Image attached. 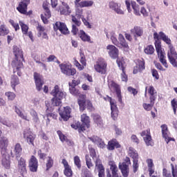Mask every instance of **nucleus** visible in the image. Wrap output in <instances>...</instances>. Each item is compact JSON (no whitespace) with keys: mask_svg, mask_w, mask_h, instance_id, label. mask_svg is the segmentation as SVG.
Masks as SVG:
<instances>
[{"mask_svg":"<svg viewBox=\"0 0 177 177\" xmlns=\"http://www.w3.org/2000/svg\"><path fill=\"white\" fill-rule=\"evenodd\" d=\"M50 95L53 96L51 100L52 106H50L48 101L46 102L47 110H49V111H52V107L55 106H60L62 104V99L66 97V92L62 90L58 85H55L51 90Z\"/></svg>","mask_w":177,"mask_h":177,"instance_id":"1","label":"nucleus"},{"mask_svg":"<svg viewBox=\"0 0 177 177\" xmlns=\"http://www.w3.org/2000/svg\"><path fill=\"white\" fill-rule=\"evenodd\" d=\"M75 16L72 15V30L71 32L73 33V35H77V32H78V28L81 26L80 19L84 17L83 13L84 10L80 7H75Z\"/></svg>","mask_w":177,"mask_h":177,"instance_id":"2","label":"nucleus"},{"mask_svg":"<svg viewBox=\"0 0 177 177\" xmlns=\"http://www.w3.org/2000/svg\"><path fill=\"white\" fill-rule=\"evenodd\" d=\"M156 50L157 52L160 63H162L164 67L168 68V64H167V59H165V51L162 50V48H161V44L158 41H156Z\"/></svg>","mask_w":177,"mask_h":177,"instance_id":"3","label":"nucleus"},{"mask_svg":"<svg viewBox=\"0 0 177 177\" xmlns=\"http://www.w3.org/2000/svg\"><path fill=\"white\" fill-rule=\"evenodd\" d=\"M59 67L61 70V73L67 77L75 75V74H77V70H75L74 68H72L71 65L68 64H60Z\"/></svg>","mask_w":177,"mask_h":177,"instance_id":"4","label":"nucleus"},{"mask_svg":"<svg viewBox=\"0 0 177 177\" xmlns=\"http://www.w3.org/2000/svg\"><path fill=\"white\" fill-rule=\"evenodd\" d=\"M167 57L169 59V62L171 64V66L177 68V53L176 50H175V48H174L172 45L169 46Z\"/></svg>","mask_w":177,"mask_h":177,"instance_id":"5","label":"nucleus"},{"mask_svg":"<svg viewBox=\"0 0 177 177\" xmlns=\"http://www.w3.org/2000/svg\"><path fill=\"white\" fill-rule=\"evenodd\" d=\"M129 165H131V159L128 156L126 157L124 162L119 165V169L123 177L129 176Z\"/></svg>","mask_w":177,"mask_h":177,"instance_id":"6","label":"nucleus"},{"mask_svg":"<svg viewBox=\"0 0 177 177\" xmlns=\"http://www.w3.org/2000/svg\"><path fill=\"white\" fill-rule=\"evenodd\" d=\"M125 4L129 13H131L133 9V13L134 15H136V16H140V8L139 7V5L136 3V2L131 1L129 0H126ZM131 6L132 7V9H131Z\"/></svg>","mask_w":177,"mask_h":177,"instance_id":"7","label":"nucleus"},{"mask_svg":"<svg viewBox=\"0 0 177 177\" xmlns=\"http://www.w3.org/2000/svg\"><path fill=\"white\" fill-rule=\"evenodd\" d=\"M16 159L18 161V169L21 175L27 174V164L26 163V159L20 156H17Z\"/></svg>","mask_w":177,"mask_h":177,"instance_id":"8","label":"nucleus"},{"mask_svg":"<svg viewBox=\"0 0 177 177\" xmlns=\"http://www.w3.org/2000/svg\"><path fill=\"white\" fill-rule=\"evenodd\" d=\"M141 136L143 138L147 146H154V142L151 138V134L149 129L142 131Z\"/></svg>","mask_w":177,"mask_h":177,"instance_id":"9","label":"nucleus"},{"mask_svg":"<svg viewBox=\"0 0 177 177\" xmlns=\"http://www.w3.org/2000/svg\"><path fill=\"white\" fill-rule=\"evenodd\" d=\"M35 84L37 91L39 92L42 90V86H44V80L42 79V75L39 73L35 72L33 74Z\"/></svg>","mask_w":177,"mask_h":177,"instance_id":"10","label":"nucleus"},{"mask_svg":"<svg viewBox=\"0 0 177 177\" xmlns=\"http://www.w3.org/2000/svg\"><path fill=\"white\" fill-rule=\"evenodd\" d=\"M53 28L55 31H58L59 30V31H60V32H62V34H64V35H66V34H68L69 32L68 28H67L66 24L61 21H57L54 24Z\"/></svg>","mask_w":177,"mask_h":177,"instance_id":"11","label":"nucleus"},{"mask_svg":"<svg viewBox=\"0 0 177 177\" xmlns=\"http://www.w3.org/2000/svg\"><path fill=\"white\" fill-rule=\"evenodd\" d=\"M116 63L119 68H120V70H122V73L121 74L122 81L127 82V81H128V77L125 74V71H124L125 67H127V64H125V62H124V60L118 59L116 61Z\"/></svg>","mask_w":177,"mask_h":177,"instance_id":"12","label":"nucleus"},{"mask_svg":"<svg viewBox=\"0 0 177 177\" xmlns=\"http://www.w3.org/2000/svg\"><path fill=\"white\" fill-rule=\"evenodd\" d=\"M106 52L111 59H117L118 57V48L113 45H108L106 46Z\"/></svg>","mask_w":177,"mask_h":177,"instance_id":"13","label":"nucleus"},{"mask_svg":"<svg viewBox=\"0 0 177 177\" xmlns=\"http://www.w3.org/2000/svg\"><path fill=\"white\" fill-rule=\"evenodd\" d=\"M109 165L112 175L110 174V171H108L106 177H122L118 174V167H117V165H115V162H111Z\"/></svg>","mask_w":177,"mask_h":177,"instance_id":"14","label":"nucleus"},{"mask_svg":"<svg viewBox=\"0 0 177 177\" xmlns=\"http://www.w3.org/2000/svg\"><path fill=\"white\" fill-rule=\"evenodd\" d=\"M71 108L70 106L64 107L62 109H59V115L64 120V121H67L71 117Z\"/></svg>","mask_w":177,"mask_h":177,"instance_id":"15","label":"nucleus"},{"mask_svg":"<svg viewBox=\"0 0 177 177\" xmlns=\"http://www.w3.org/2000/svg\"><path fill=\"white\" fill-rule=\"evenodd\" d=\"M23 59H17V58H15L12 62V66L14 68V73L17 72V75H20V69L23 68V62H21V60Z\"/></svg>","mask_w":177,"mask_h":177,"instance_id":"16","label":"nucleus"},{"mask_svg":"<svg viewBox=\"0 0 177 177\" xmlns=\"http://www.w3.org/2000/svg\"><path fill=\"white\" fill-rule=\"evenodd\" d=\"M110 105L111 110V118L114 121L118 118V108L117 107V104L110 98Z\"/></svg>","mask_w":177,"mask_h":177,"instance_id":"17","label":"nucleus"},{"mask_svg":"<svg viewBox=\"0 0 177 177\" xmlns=\"http://www.w3.org/2000/svg\"><path fill=\"white\" fill-rule=\"evenodd\" d=\"M94 67L97 73H100V74H106V67H107V65L104 59H101L99 62H97V64L95 65Z\"/></svg>","mask_w":177,"mask_h":177,"instance_id":"18","label":"nucleus"},{"mask_svg":"<svg viewBox=\"0 0 177 177\" xmlns=\"http://www.w3.org/2000/svg\"><path fill=\"white\" fill-rule=\"evenodd\" d=\"M24 138L25 140H26V142L28 143H29V145H34V140L35 139V136H34V134L32 133V132H31V131H30L28 129L24 130Z\"/></svg>","mask_w":177,"mask_h":177,"instance_id":"19","label":"nucleus"},{"mask_svg":"<svg viewBox=\"0 0 177 177\" xmlns=\"http://www.w3.org/2000/svg\"><path fill=\"white\" fill-rule=\"evenodd\" d=\"M109 88L111 91L113 92H116V95L119 102H122V97H121V90L120 89V86L114 82H111V84L109 85Z\"/></svg>","mask_w":177,"mask_h":177,"instance_id":"20","label":"nucleus"},{"mask_svg":"<svg viewBox=\"0 0 177 177\" xmlns=\"http://www.w3.org/2000/svg\"><path fill=\"white\" fill-rule=\"evenodd\" d=\"M29 169L30 172H37L38 171V160L35 156H32L29 160Z\"/></svg>","mask_w":177,"mask_h":177,"instance_id":"21","label":"nucleus"},{"mask_svg":"<svg viewBox=\"0 0 177 177\" xmlns=\"http://www.w3.org/2000/svg\"><path fill=\"white\" fill-rule=\"evenodd\" d=\"M28 3H30V0H22L17 8V10L22 15H27V6H28Z\"/></svg>","mask_w":177,"mask_h":177,"instance_id":"22","label":"nucleus"},{"mask_svg":"<svg viewBox=\"0 0 177 177\" xmlns=\"http://www.w3.org/2000/svg\"><path fill=\"white\" fill-rule=\"evenodd\" d=\"M62 164H63L64 167V174L65 175V176H73V170L71 169V166L68 165V162H67L66 159H63Z\"/></svg>","mask_w":177,"mask_h":177,"instance_id":"23","label":"nucleus"},{"mask_svg":"<svg viewBox=\"0 0 177 177\" xmlns=\"http://www.w3.org/2000/svg\"><path fill=\"white\" fill-rule=\"evenodd\" d=\"M110 9L114 10L117 15H124V10L121 9V4L117 3L114 1H111L109 3Z\"/></svg>","mask_w":177,"mask_h":177,"instance_id":"24","label":"nucleus"},{"mask_svg":"<svg viewBox=\"0 0 177 177\" xmlns=\"http://www.w3.org/2000/svg\"><path fill=\"white\" fill-rule=\"evenodd\" d=\"M59 11L61 15H64L65 16H68L71 14V8L67 3L62 1V6H59Z\"/></svg>","mask_w":177,"mask_h":177,"instance_id":"25","label":"nucleus"},{"mask_svg":"<svg viewBox=\"0 0 177 177\" xmlns=\"http://www.w3.org/2000/svg\"><path fill=\"white\" fill-rule=\"evenodd\" d=\"M162 175L164 177H177V167H174V165H171V171L164 168L162 169Z\"/></svg>","mask_w":177,"mask_h":177,"instance_id":"26","label":"nucleus"},{"mask_svg":"<svg viewBox=\"0 0 177 177\" xmlns=\"http://www.w3.org/2000/svg\"><path fill=\"white\" fill-rule=\"evenodd\" d=\"M8 138L2 137L0 139V149H1L2 156H6V147H8Z\"/></svg>","mask_w":177,"mask_h":177,"instance_id":"27","label":"nucleus"},{"mask_svg":"<svg viewBox=\"0 0 177 177\" xmlns=\"http://www.w3.org/2000/svg\"><path fill=\"white\" fill-rule=\"evenodd\" d=\"M57 133L62 143L65 142L66 145H68V146H74V142L68 140V138H67V137L64 136V134H63V133H62L60 131H57Z\"/></svg>","mask_w":177,"mask_h":177,"instance_id":"28","label":"nucleus"},{"mask_svg":"<svg viewBox=\"0 0 177 177\" xmlns=\"http://www.w3.org/2000/svg\"><path fill=\"white\" fill-rule=\"evenodd\" d=\"M86 96L85 95H80L77 103L82 111H84L85 107H86Z\"/></svg>","mask_w":177,"mask_h":177,"instance_id":"29","label":"nucleus"},{"mask_svg":"<svg viewBox=\"0 0 177 177\" xmlns=\"http://www.w3.org/2000/svg\"><path fill=\"white\" fill-rule=\"evenodd\" d=\"M88 139L91 140L93 143H95V145H97L98 147H100V149H103L106 146V145L104 144V142H103L102 139H100V138L97 136L90 137L88 138Z\"/></svg>","mask_w":177,"mask_h":177,"instance_id":"30","label":"nucleus"},{"mask_svg":"<svg viewBox=\"0 0 177 177\" xmlns=\"http://www.w3.org/2000/svg\"><path fill=\"white\" fill-rule=\"evenodd\" d=\"M130 31L131 34L134 35L135 38L143 35V28H141L140 26H134Z\"/></svg>","mask_w":177,"mask_h":177,"instance_id":"31","label":"nucleus"},{"mask_svg":"<svg viewBox=\"0 0 177 177\" xmlns=\"http://www.w3.org/2000/svg\"><path fill=\"white\" fill-rule=\"evenodd\" d=\"M118 40L120 42V45H121L122 48L124 50H128L129 49V46L128 45V43H127V40H125V37H124V35L120 33L118 36Z\"/></svg>","mask_w":177,"mask_h":177,"instance_id":"32","label":"nucleus"},{"mask_svg":"<svg viewBox=\"0 0 177 177\" xmlns=\"http://www.w3.org/2000/svg\"><path fill=\"white\" fill-rule=\"evenodd\" d=\"M120 147H121V145L115 139L111 140L108 142V150H114V149H120Z\"/></svg>","mask_w":177,"mask_h":177,"instance_id":"33","label":"nucleus"},{"mask_svg":"<svg viewBox=\"0 0 177 177\" xmlns=\"http://www.w3.org/2000/svg\"><path fill=\"white\" fill-rule=\"evenodd\" d=\"M81 121L82 122V125L84 127V129L89 128L91 120H89V116H87L86 114L84 113L81 115Z\"/></svg>","mask_w":177,"mask_h":177,"instance_id":"34","label":"nucleus"},{"mask_svg":"<svg viewBox=\"0 0 177 177\" xmlns=\"http://www.w3.org/2000/svg\"><path fill=\"white\" fill-rule=\"evenodd\" d=\"M13 53L15 58L17 59H23V50L21 48L17 46H14L13 47Z\"/></svg>","mask_w":177,"mask_h":177,"instance_id":"35","label":"nucleus"},{"mask_svg":"<svg viewBox=\"0 0 177 177\" xmlns=\"http://www.w3.org/2000/svg\"><path fill=\"white\" fill-rule=\"evenodd\" d=\"M29 113L32 118L33 122L35 124V125H38L39 124V117H38V113H37V111L34 109H30Z\"/></svg>","mask_w":177,"mask_h":177,"instance_id":"36","label":"nucleus"},{"mask_svg":"<svg viewBox=\"0 0 177 177\" xmlns=\"http://www.w3.org/2000/svg\"><path fill=\"white\" fill-rule=\"evenodd\" d=\"M144 68H145V62L138 61L137 65L134 66L133 74H138L139 71H143Z\"/></svg>","mask_w":177,"mask_h":177,"instance_id":"37","label":"nucleus"},{"mask_svg":"<svg viewBox=\"0 0 177 177\" xmlns=\"http://www.w3.org/2000/svg\"><path fill=\"white\" fill-rule=\"evenodd\" d=\"M79 37L84 42H91V36L86 35L84 30H80Z\"/></svg>","mask_w":177,"mask_h":177,"instance_id":"38","label":"nucleus"},{"mask_svg":"<svg viewBox=\"0 0 177 177\" xmlns=\"http://www.w3.org/2000/svg\"><path fill=\"white\" fill-rule=\"evenodd\" d=\"M93 6V1L84 0L80 1V3L77 4V6H76V8H90Z\"/></svg>","mask_w":177,"mask_h":177,"instance_id":"39","label":"nucleus"},{"mask_svg":"<svg viewBox=\"0 0 177 177\" xmlns=\"http://www.w3.org/2000/svg\"><path fill=\"white\" fill-rule=\"evenodd\" d=\"M44 15L45 17L41 14V19L44 24H48V19H50L51 16L50 10H49V9L44 10Z\"/></svg>","mask_w":177,"mask_h":177,"instance_id":"40","label":"nucleus"},{"mask_svg":"<svg viewBox=\"0 0 177 177\" xmlns=\"http://www.w3.org/2000/svg\"><path fill=\"white\" fill-rule=\"evenodd\" d=\"M15 113L19 115V117L22 118V120H25V121H30V118L28 116H27V114L23 113V112L20 111L17 106H15Z\"/></svg>","mask_w":177,"mask_h":177,"instance_id":"41","label":"nucleus"},{"mask_svg":"<svg viewBox=\"0 0 177 177\" xmlns=\"http://www.w3.org/2000/svg\"><path fill=\"white\" fill-rule=\"evenodd\" d=\"M71 127L73 128V129H78L80 133L85 131V127H84V125H82L80 122L71 124Z\"/></svg>","mask_w":177,"mask_h":177,"instance_id":"42","label":"nucleus"},{"mask_svg":"<svg viewBox=\"0 0 177 177\" xmlns=\"http://www.w3.org/2000/svg\"><path fill=\"white\" fill-rule=\"evenodd\" d=\"M159 37H160V39H162V41H164V42H165V44L169 45H169H172V44H171V39H169L168 37V36H167V35H165V33H164L162 32H160Z\"/></svg>","mask_w":177,"mask_h":177,"instance_id":"43","label":"nucleus"},{"mask_svg":"<svg viewBox=\"0 0 177 177\" xmlns=\"http://www.w3.org/2000/svg\"><path fill=\"white\" fill-rule=\"evenodd\" d=\"M93 121L95 124H97V127H103V120H102V117L99 115H94L93 116Z\"/></svg>","mask_w":177,"mask_h":177,"instance_id":"44","label":"nucleus"},{"mask_svg":"<svg viewBox=\"0 0 177 177\" xmlns=\"http://www.w3.org/2000/svg\"><path fill=\"white\" fill-rule=\"evenodd\" d=\"M162 133V138L163 139H165V142L168 144L169 143V142H171V140H175L174 138H172L171 137H169V131L167 130L166 131H163Z\"/></svg>","mask_w":177,"mask_h":177,"instance_id":"45","label":"nucleus"},{"mask_svg":"<svg viewBox=\"0 0 177 177\" xmlns=\"http://www.w3.org/2000/svg\"><path fill=\"white\" fill-rule=\"evenodd\" d=\"M96 167L98 170V176L104 177V167H103V165L102 164L96 165Z\"/></svg>","mask_w":177,"mask_h":177,"instance_id":"46","label":"nucleus"},{"mask_svg":"<svg viewBox=\"0 0 177 177\" xmlns=\"http://www.w3.org/2000/svg\"><path fill=\"white\" fill-rule=\"evenodd\" d=\"M19 26H21L23 34L27 35V32H28V26L26 25L23 21H19Z\"/></svg>","mask_w":177,"mask_h":177,"instance_id":"47","label":"nucleus"},{"mask_svg":"<svg viewBox=\"0 0 177 177\" xmlns=\"http://www.w3.org/2000/svg\"><path fill=\"white\" fill-rule=\"evenodd\" d=\"M19 84H20V82H19V77L16 75H13L12 76L11 78V86L13 89H15V87L16 86V85H19Z\"/></svg>","mask_w":177,"mask_h":177,"instance_id":"48","label":"nucleus"},{"mask_svg":"<svg viewBox=\"0 0 177 177\" xmlns=\"http://www.w3.org/2000/svg\"><path fill=\"white\" fill-rule=\"evenodd\" d=\"M0 122L1 124H3V125H6V127H8L9 128L12 127L10 122L5 117L0 116Z\"/></svg>","mask_w":177,"mask_h":177,"instance_id":"49","label":"nucleus"},{"mask_svg":"<svg viewBox=\"0 0 177 177\" xmlns=\"http://www.w3.org/2000/svg\"><path fill=\"white\" fill-rule=\"evenodd\" d=\"M146 55H153L154 53V47L153 46H148L144 50Z\"/></svg>","mask_w":177,"mask_h":177,"instance_id":"50","label":"nucleus"},{"mask_svg":"<svg viewBox=\"0 0 177 177\" xmlns=\"http://www.w3.org/2000/svg\"><path fill=\"white\" fill-rule=\"evenodd\" d=\"M2 164L6 169H9L10 168V158L8 157V159L3 158L2 159Z\"/></svg>","mask_w":177,"mask_h":177,"instance_id":"51","label":"nucleus"},{"mask_svg":"<svg viewBox=\"0 0 177 177\" xmlns=\"http://www.w3.org/2000/svg\"><path fill=\"white\" fill-rule=\"evenodd\" d=\"M53 167V159L50 156L47 158L46 171H49Z\"/></svg>","mask_w":177,"mask_h":177,"instance_id":"52","label":"nucleus"},{"mask_svg":"<svg viewBox=\"0 0 177 177\" xmlns=\"http://www.w3.org/2000/svg\"><path fill=\"white\" fill-rule=\"evenodd\" d=\"M139 171V163L138 159H134L133 161V172L136 174Z\"/></svg>","mask_w":177,"mask_h":177,"instance_id":"53","label":"nucleus"},{"mask_svg":"<svg viewBox=\"0 0 177 177\" xmlns=\"http://www.w3.org/2000/svg\"><path fill=\"white\" fill-rule=\"evenodd\" d=\"M154 106V103L150 102V104L144 103L142 104V107L146 111H151Z\"/></svg>","mask_w":177,"mask_h":177,"instance_id":"54","label":"nucleus"},{"mask_svg":"<svg viewBox=\"0 0 177 177\" xmlns=\"http://www.w3.org/2000/svg\"><path fill=\"white\" fill-rule=\"evenodd\" d=\"M5 95L8 97V100H15L16 98V94L13 92H6Z\"/></svg>","mask_w":177,"mask_h":177,"instance_id":"55","label":"nucleus"},{"mask_svg":"<svg viewBox=\"0 0 177 177\" xmlns=\"http://www.w3.org/2000/svg\"><path fill=\"white\" fill-rule=\"evenodd\" d=\"M14 153L15 156H20V154H21V146L20 145V144H16L14 149Z\"/></svg>","mask_w":177,"mask_h":177,"instance_id":"56","label":"nucleus"},{"mask_svg":"<svg viewBox=\"0 0 177 177\" xmlns=\"http://www.w3.org/2000/svg\"><path fill=\"white\" fill-rule=\"evenodd\" d=\"M111 41H112V44L113 45H118V40L117 39V35L114 32H111Z\"/></svg>","mask_w":177,"mask_h":177,"instance_id":"57","label":"nucleus"},{"mask_svg":"<svg viewBox=\"0 0 177 177\" xmlns=\"http://www.w3.org/2000/svg\"><path fill=\"white\" fill-rule=\"evenodd\" d=\"M9 33V30L6 28V26L1 25L0 26V35H7Z\"/></svg>","mask_w":177,"mask_h":177,"instance_id":"58","label":"nucleus"},{"mask_svg":"<svg viewBox=\"0 0 177 177\" xmlns=\"http://www.w3.org/2000/svg\"><path fill=\"white\" fill-rule=\"evenodd\" d=\"M69 91L71 95H73V96H78L80 95V90L75 88V87H70Z\"/></svg>","mask_w":177,"mask_h":177,"instance_id":"59","label":"nucleus"},{"mask_svg":"<svg viewBox=\"0 0 177 177\" xmlns=\"http://www.w3.org/2000/svg\"><path fill=\"white\" fill-rule=\"evenodd\" d=\"M37 30L38 31V37H41L42 36V32H45V28L44 26H41L39 25V24H37Z\"/></svg>","mask_w":177,"mask_h":177,"instance_id":"60","label":"nucleus"},{"mask_svg":"<svg viewBox=\"0 0 177 177\" xmlns=\"http://www.w3.org/2000/svg\"><path fill=\"white\" fill-rule=\"evenodd\" d=\"M10 24L13 26L15 28V31H18V30H20V26H19V24L15 22L12 19L9 20Z\"/></svg>","mask_w":177,"mask_h":177,"instance_id":"61","label":"nucleus"},{"mask_svg":"<svg viewBox=\"0 0 177 177\" xmlns=\"http://www.w3.org/2000/svg\"><path fill=\"white\" fill-rule=\"evenodd\" d=\"M171 107L173 109V111L174 114H176V109H177V100L174 99L171 101Z\"/></svg>","mask_w":177,"mask_h":177,"instance_id":"62","label":"nucleus"},{"mask_svg":"<svg viewBox=\"0 0 177 177\" xmlns=\"http://www.w3.org/2000/svg\"><path fill=\"white\" fill-rule=\"evenodd\" d=\"M128 154L129 156H137L138 151H136V150H135L133 147H129V149H128Z\"/></svg>","mask_w":177,"mask_h":177,"instance_id":"63","label":"nucleus"},{"mask_svg":"<svg viewBox=\"0 0 177 177\" xmlns=\"http://www.w3.org/2000/svg\"><path fill=\"white\" fill-rule=\"evenodd\" d=\"M74 162L75 165L77 167V168H81V160L80 159V157L75 156L74 158Z\"/></svg>","mask_w":177,"mask_h":177,"instance_id":"64","label":"nucleus"}]
</instances>
